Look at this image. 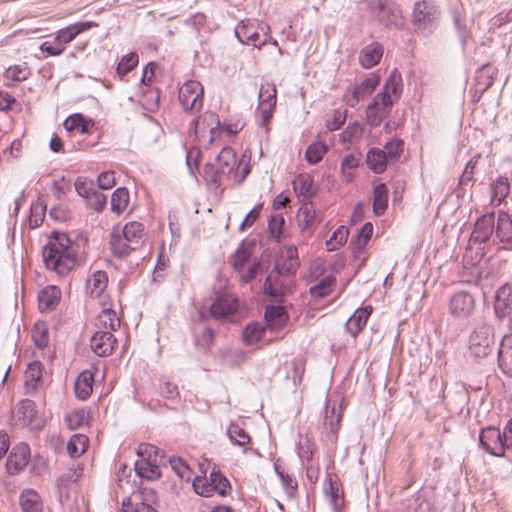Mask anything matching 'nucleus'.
I'll use <instances>...</instances> for the list:
<instances>
[{
	"label": "nucleus",
	"instance_id": "7ed1b4c3",
	"mask_svg": "<svg viewBox=\"0 0 512 512\" xmlns=\"http://www.w3.org/2000/svg\"><path fill=\"white\" fill-rule=\"evenodd\" d=\"M270 27L256 19L242 20L235 28L238 40L247 45L260 48L267 42Z\"/></svg>",
	"mask_w": 512,
	"mask_h": 512
},
{
	"label": "nucleus",
	"instance_id": "13d9d810",
	"mask_svg": "<svg viewBox=\"0 0 512 512\" xmlns=\"http://www.w3.org/2000/svg\"><path fill=\"white\" fill-rule=\"evenodd\" d=\"M297 219L303 229L310 227L316 220L315 208L310 204H304L298 210Z\"/></svg>",
	"mask_w": 512,
	"mask_h": 512
},
{
	"label": "nucleus",
	"instance_id": "09e8293b",
	"mask_svg": "<svg viewBox=\"0 0 512 512\" xmlns=\"http://www.w3.org/2000/svg\"><path fill=\"white\" fill-rule=\"evenodd\" d=\"M251 250L244 244L240 245L235 251L232 257L233 268L238 272L242 273L245 270L247 264L251 262Z\"/></svg>",
	"mask_w": 512,
	"mask_h": 512
},
{
	"label": "nucleus",
	"instance_id": "69168bd1",
	"mask_svg": "<svg viewBox=\"0 0 512 512\" xmlns=\"http://www.w3.org/2000/svg\"><path fill=\"white\" fill-rule=\"evenodd\" d=\"M306 359L304 357L294 358L290 364L291 373H288L287 377L292 378L294 383H299L302 380V376L305 371Z\"/></svg>",
	"mask_w": 512,
	"mask_h": 512
},
{
	"label": "nucleus",
	"instance_id": "0eeeda50",
	"mask_svg": "<svg viewBox=\"0 0 512 512\" xmlns=\"http://www.w3.org/2000/svg\"><path fill=\"white\" fill-rule=\"evenodd\" d=\"M204 89L196 80L186 81L179 89L178 98L186 112H196L203 106Z\"/></svg>",
	"mask_w": 512,
	"mask_h": 512
},
{
	"label": "nucleus",
	"instance_id": "9d476101",
	"mask_svg": "<svg viewBox=\"0 0 512 512\" xmlns=\"http://www.w3.org/2000/svg\"><path fill=\"white\" fill-rule=\"evenodd\" d=\"M15 417L20 425L27 426L32 430L41 429L45 424L43 417L37 412L34 402L28 399L22 400L18 404Z\"/></svg>",
	"mask_w": 512,
	"mask_h": 512
},
{
	"label": "nucleus",
	"instance_id": "0e129e2a",
	"mask_svg": "<svg viewBox=\"0 0 512 512\" xmlns=\"http://www.w3.org/2000/svg\"><path fill=\"white\" fill-rule=\"evenodd\" d=\"M170 464L172 470L177 474V476L180 479L185 480L187 482L191 481L193 473L182 459L172 458L170 460Z\"/></svg>",
	"mask_w": 512,
	"mask_h": 512
},
{
	"label": "nucleus",
	"instance_id": "4468645a",
	"mask_svg": "<svg viewBox=\"0 0 512 512\" xmlns=\"http://www.w3.org/2000/svg\"><path fill=\"white\" fill-rule=\"evenodd\" d=\"M30 459V449L25 443L15 445L6 461L7 472L11 475L18 474L28 464Z\"/></svg>",
	"mask_w": 512,
	"mask_h": 512
},
{
	"label": "nucleus",
	"instance_id": "4c0bfd02",
	"mask_svg": "<svg viewBox=\"0 0 512 512\" xmlns=\"http://www.w3.org/2000/svg\"><path fill=\"white\" fill-rule=\"evenodd\" d=\"M237 164V157L230 147L223 148L217 157L218 170L222 174L230 173Z\"/></svg>",
	"mask_w": 512,
	"mask_h": 512
},
{
	"label": "nucleus",
	"instance_id": "a19ab883",
	"mask_svg": "<svg viewBox=\"0 0 512 512\" xmlns=\"http://www.w3.org/2000/svg\"><path fill=\"white\" fill-rule=\"evenodd\" d=\"M372 234L373 225L370 222L365 223L361 227L356 239L351 242L352 251L355 256L360 254L365 249L366 245L372 237Z\"/></svg>",
	"mask_w": 512,
	"mask_h": 512
},
{
	"label": "nucleus",
	"instance_id": "a18cd8bd",
	"mask_svg": "<svg viewBox=\"0 0 512 512\" xmlns=\"http://www.w3.org/2000/svg\"><path fill=\"white\" fill-rule=\"evenodd\" d=\"M510 192V184L506 177H499L492 186L491 203L500 205Z\"/></svg>",
	"mask_w": 512,
	"mask_h": 512
},
{
	"label": "nucleus",
	"instance_id": "b1692460",
	"mask_svg": "<svg viewBox=\"0 0 512 512\" xmlns=\"http://www.w3.org/2000/svg\"><path fill=\"white\" fill-rule=\"evenodd\" d=\"M98 24L94 21H81L70 24L62 29H60L56 36L60 39L65 45L70 43L77 35L80 33L87 31L91 28L97 27Z\"/></svg>",
	"mask_w": 512,
	"mask_h": 512
},
{
	"label": "nucleus",
	"instance_id": "79ce46f5",
	"mask_svg": "<svg viewBox=\"0 0 512 512\" xmlns=\"http://www.w3.org/2000/svg\"><path fill=\"white\" fill-rule=\"evenodd\" d=\"M349 236V230L346 226L340 225L332 233L329 239L325 242L327 251H336L344 246Z\"/></svg>",
	"mask_w": 512,
	"mask_h": 512
},
{
	"label": "nucleus",
	"instance_id": "6e6d98bb",
	"mask_svg": "<svg viewBox=\"0 0 512 512\" xmlns=\"http://www.w3.org/2000/svg\"><path fill=\"white\" fill-rule=\"evenodd\" d=\"M335 280L331 276L324 277L318 284L310 287V294L314 298H323L328 296L334 288Z\"/></svg>",
	"mask_w": 512,
	"mask_h": 512
},
{
	"label": "nucleus",
	"instance_id": "a878e982",
	"mask_svg": "<svg viewBox=\"0 0 512 512\" xmlns=\"http://www.w3.org/2000/svg\"><path fill=\"white\" fill-rule=\"evenodd\" d=\"M266 327L269 331H276L283 328L288 320L286 312L282 306H271L265 311Z\"/></svg>",
	"mask_w": 512,
	"mask_h": 512
},
{
	"label": "nucleus",
	"instance_id": "bb28decb",
	"mask_svg": "<svg viewBox=\"0 0 512 512\" xmlns=\"http://www.w3.org/2000/svg\"><path fill=\"white\" fill-rule=\"evenodd\" d=\"M392 105H384L379 96L373 99V102L366 109L367 123L373 127L378 126L388 113Z\"/></svg>",
	"mask_w": 512,
	"mask_h": 512
},
{
	"label": "nucleus",
	"instance_id": "774afa93",
	"mask_svg": "<svg viewBox=\"0 0 512 512\" xmlns=\"http://www.w3.org/2000/svg\"><path fill=\"white\" fill-rule=\"evenodd\" d=\"M346 120V111L336 109L334 110L326 120V128L329 131L338 130Z\"/></svg>",
	"mask_w": 512,
	"mask_h": 512
},
{
	"label": "nucleus",
	"instance_id": "393cba45",
	"mask_svg": "<svg viewBox=\"0 0 512 512\" xmlns=\"http://www.w3.org/2000/svg\"><path fill=\"white\" fill-rule=\"evenodd\" d=\"M61 291L54 285H48L40 290L38 294V305L41 311H51L59 303Z\"/></svg>",
	"mask_w": 512,
	"mask_h": 512
},
{
	"label": "nucleus",
	"instance_id": "6e6552de",
	"mask_svg": "<svg viewBox=\"0 0 512 512\" xmlns=\"http://www.w3.org/2000/svg\"><path fill=\"white\" fill-rule=\"evenodd\" d=\"M276 95L277 89L274 83L264 82L261 84L258 93L257 112L263 125H266L272 118V113L277 101Z\"/></svg>",
	"mask_w": 512,
	"mask_h": 512
},
{
	"label": "nucleus",
	"instance_id": "aec40b11",
	"mask_svg": "<svg viewBox=\"0 0 512 512\" xmlns=\"http://www.w3.org/2000/svg\"><path fill=\"white\" fill-rule=\"evenodd\" d=\"M102 310L96 318V326L99 330L115 331L120 327V318L116 312L108 307L107 301L100 302Z\"/></svg>",
	"mask_w": 512,
	"mask_h": 512
},
{
	"label": "nucleus",
	"instance_id": "680f3d73",
	"mask_svg": "<svg viewBox=\"0 0 512 512\" xmlns=\"http://www.w3.org/2000/svg\"><path fill=\"white\" fill-rule=\"evenodd\" d=\"M404 143L400 139H392L391 141L387 142L384 146V153L387 156V160L389 162H394L399 159L403 152Z\"/></svg>",
	"mask_w": 512,
	"mask_h": 512
},
{
	"label": "nucleus",
	"instance_id": "ddd939ff",
	"mask_svg": "<svg viewBox=\"0 0 512 512\" xmlns=\"http://www.w3.org/2000/svg\"><path fill=\"white\" fill-rule=\"evenodd\" d=\"M239 307L238 299L228 293L224 292L215 298L210 306V314L214 318L222 319L233 315Z\"/></svg>",
	"mask_w": 512,
	"mask_h": 512
},
{
	"label": "nucleus",
	"instance_id": "c756f323",
	"mask_svg": "<svg viewBox=\"0 0 512 512\" xmlns=\"http://www.w3.org/2000/svg\"><path fill=\"white\" fill-rule=\"evenodd\" d=\"M160 462L161 461H156L155 459L152 461L137 459L135 461V471L141 478H145L147 480L158 479L161 475L159 467Z\"/></svg>",
	"mask_w": 512,
	"mask_h": 512
},
{
	"label": "nucleus",
	"instance_id": "e2e57ef3",
	"mask_svg": "<svg viewBox=\"0 0 512 512\" xmlns=\"http://www.w3.org/2000/svg\"><path fill=\"white\" fill-rule=\"evenodd\" d=\"M138 459L161 461L162 455L156 446L152 444H140L137 449Z\"/></svg>",
	"mask_w": 512,
	"mask_h": 512
},
{
	"label": "nucleus",
	"instance_id": "37998d69",
	"mask_svg": "<svg viewBox=\"0 0 512 512\" xmlns=\"http://www.w3.org/2000/svg\"><path fill=\"white\" fill-rule=\"evenodd\" d=\"M91 126V122L81 114H73L64 121V127L67 131H76L80 134L88 133Z\"/></svg>",
	"mask_w": 512,
	"mask_h": 512
},
{
	"label": "nucleus",
	"instance_id": "6ab92c4d",
	"mask_svg": "<svg viewBox=\"0 0 512 512\" xmlns=\"http://www.w3.org/2000/svg\"><path fill=\"white\" fill-rule=\"evenodd\" d=\"M494 310L498 318H503L512 311V286L502 285L497 289L494 299Z\"/></svg>",
	"mask_w": 512,
	"mask_h": 512
},
{
	"label": "nucleus",
	"instance_id": "dca6fc26",
	"mask_svg": "<svg viewBox=\"0 0 512 512\" xmlns=\"http://www.w3.org/2000/svg\"><path fill=\"white\" fill-rule=\"evenodd\" d=\"M290 275L277 274L274 269L266 278L264 292L273 298L283 296L289 289Z\"/></svg>",
	"mask_w": 512,
	"mask_h": 512
},
{
	"label": "nucleus",
	"instance_id": "052dcab7",
	"mask_svg": "<svg viewBox=\"0 0 512 512\" xmlns=\"http://www.w3.org/2000/svg\"><path fill=\"white\" fill-rule=\"evenodd\" d=\"M138 55L135 52H130L125 54L117 66V73L120 76H124L130 71H132L138 64Z\"/></svg>",
	"mask_w": 512,
	"mask_h": 512
},
{
	"label": "nucleus",
	"instance_id": "4d7b16f0",
	"mask_svg": "<svg viewBox=\"0 0 512 512\" xmlns=\"http://www.w3.org/2000/svg\"><path fill=\"white\" fill-rule=\"evenodd\" d=\"M141 503L138 507V512H157L153 507L156 503V493L151 488H142L140 491Z\"/></svg>",
	"mask_w": 512,
	"mask_h": 512
},
{
	"label": "nucleus",
	"instance_id": "9b49d317",
	"mask_svg": "<svg viewBox=\"0 0 512 512\" xmlns=\"http://www.w3.org/2000/svg\"><path fill=\"white\" fill-rule=\"evenodd\" d=\"M479 441L483 449L493 456H503L507 450L502 437V432L495 427L482 429Z\"/></svg>",
	"mask_w": 512,
	"mask_h": 512
},
{
	"label": "nucleus",
	"instance_id": "5fc2aeb1",
	"mask_svg": "<svg viewBox=\"0 0 512 512\" xmlns=\"http://www.w3.org/2000/svg\"><path fill=\"white\" fill-rule=\"evenodd\" d=\"M32 340L38 348H44L49 342L48 327L45 322L38 321L31 331Z\"/></svg>",
	"mask_w": 512,
	"mask_h": 512
},
{
	"label": "nucleus",
	"instance_id": "c03bdc74",
	"mask_svg": "<svg viewBox=\"0 0 512 512\" xmlns=\"http://www.w3.org/2000/svg\"><path fill=\"white\" fill-rule=\"evenodd\" d=\"M129 198L126 188H117L111 196V210L117 215L122 214L128 208Z\"/></svg>",
	"mask_w": 512,
	"mask_h": 512
},
{
	"label": "nucleus",
	"instance_id": "423d86ee",
	"mask_svg": "<svg viewBox=\"0 0 512 512\" xmlns=\"http://www.w3.org/2000/svg\"><path fill=\"white\" fill-rule=\"evenodd\" d=\"M439 11L437 6L429 1H419L414 5L412 22L422 33H431L437 25Z\"/></svg>",
	"mask_w": 512,
	"mask_h": 512
},
{
	"label": "nucleus",
	"instance_id": "3c124183",
	"mask_svg": "<svg viewBox=\"0 0 512 512\" xmlns=\"http://www.w3.org/2000/svg\"><path fill=\"white\" fill-rule=\"evenodd\" d=\"M328 147L321 141L311 143L305 151V159L309 164H316L327 153Z\"/></svg>",
	"mask_w": 512,
	"mask_h": 512
},
{
	"label": "nucleus",
	"instance_id": "7c9ffc66",
	"mask_svg": "<svg viewBox=\"0 0 512 512\" xmlns=\"http://www.w3.org/2000/svg\"><path fill=\"white\" fill-rule=\"evenodd\" d=\"M20 507L23 512H42L43 505L39 494L33 489H25L20 495Z\"/></svg>",
	"mask_w": 512,
	"mask_h": 512
},
{
	"label": "nucleus",
	"instance_id": "ea45409f",
	"mask_svg": "<svg viewBox=\"0 0 512 512\" xmlns=\"http://www.w3.org/2000/svg\"><path fill=\"white\" fill-rule=\"evenodd\" d=\"M388 203V189L384 183H379L373 190V211L376 215H382Z\"/></svg>",
	"mask_w": 512,
	"mask_h": 512
},
{
	"label": "nucleus",
	"instance_id": "864d4df0",
	"mask_svg": "<svg viewBox=\"0 0 512 512\" xmlns=\"http://www.w3.org/2000/svg\"><path fill=\"white\" fill-rule=\"evenodd\" d=\"M42 363L40 361L30 362L25 371V385L34 389L42 378Z\"/></svg>",
	"mask_w": 512,
	"mask_h": 512
},
{
	"label": "nucleus",
	"instance_id": "a211bd4d",
	"mask_svg": "<svg viewBox=\"0 0 512 512\" xmlns=\"http://www.w3.org/2000/svg\"><path fill=\"white\" fill-rule=\"evenodd\" d=\"M401 92V76L396 71H393L389 78L386 80L381 93L377 96L384 105H393L398 100Z\"/></svg>",
	"mask_w": 512,
	"mask_h": 512
},
{
	"label": "nucleus",
	"instance_id": "58836bf2",
	"mask_svg": "<svg viewBox=\"0 0 512 512\" xmlns=\"http://www.w3.org/2000/svg\"><path fill=\"white\" fill-rule=\"evenodd\" d=\"M380 77L378 75H371L362 81L357 87L354 88L352 96L358 102L361 99L369 96L379 85Z\"/></svg>",
	"mask_w": 512,
	"mask_h": 512
},
{
	"label": "nucleus",
	"instance_id": "c9c22d12",
	"mask_svg": "<svg viewBox=\"0 0 512 512\" xmlns=\"http://www.w3.org/2000/svg\"><path fill=\"white\" fill-rule=\"evenodd\" d=\"M496 234L502 243H512V215L506 212L498 214Z\"/></svg>",
	"mask_w": 512,
	"mask_h": 512
},
{
	"label": "nucleus",
	"instance_id": "f704fd0d",
	"mask_svg": "<svg viewBox=\"0 0 512 512\" xmlns=\"http://www.w3.org/2000/svg\"><path fill=\"white\" fill-rule=\"evenodd\" d=\"M365 2L379 21L383 22L385 25H390L394 22L391 19L393 13L388 7V0H365Z\"/></svg>",
	"mask_w": 512,
	"mask_h": 512
},
{
	"label": "nucleus",
	"instance_id": "bf43d9fd",
	"mask_svg": "<svg viewBox=\"0 0 512 512\" xmlns=\"http://www.w3.org/2000/svg\"><path fill=\"white\" fill-rule=\"evenodd\" d=\"M88 422V413L84 409L71 411L66 416V423L71 430L78 429Z\"/></svg>",
	"mask_w": 512,
	"mask_h": 512
},
{
	"label": "nucleus",
	"instance_id": "f03ea898",
	"mask_svg": "<svg viewBox=\"0 0 512 512\" xmlns=\"http://www.w3.org/2000/svg\"><path fill=\"white\" fill-rule=\"evenodd\" d=\"M143 237V225L137 221L128 222L123 227L113 228L110 246L115 255L124 256L138 248L143 242Z\"/></svg>",
	"mask_w": 512,
	"mask_h": 512
},
{
	"label": "nucleus",
	"instance_id": "412c9836",
	"mask_svg": "<svg viewBox=\"0 0 512 512\" xmlns=\"http://www.w3.org/2000/svg\"><path fill=\"white\" fill-rule=\"evenodd\" d=\"M324 498L334 512H339L344 505L343 491L337 482L327 479L324 482Z\"/></svg>",
	"mask_w": 512,
	"mask_h": 512
},
{
	"label": "nucleus",
	"instance_id": "20e7f679",
	"mask_svg": "<svg viewBox=\"0 0 512 512\" xmlns=\"http://www.w3.org/2000/svg\"><path fill=\"white\" fill-rule=\"evenodd\" d=\"M494 346V332L489 324H478L469 336V350L477 358L489 355Z\"/></svg>",
	"mask_w": 512,
	"mask_h": 512
},
{
	"label": "nucleus",
	"instance_id": "f257e3e1",
	"mask_svg": "<svg viewBox=\"0 0 512 512\" xmlns=\"http://www.w3.org/2000/svg\"><path fill=\"white\" fill-rule=\"evenodd\" d=\"M45 266L58 275L68 274L76 265L77 249L63 232H52L42 250Z\"/></svg>",
	"mask_w": 512,
	"mask_h": 512
},
{
	"label": "nucleus",
	"instance_id": "72a5a7b5",
	"mask_svg": "<svg viewBox=\"0 0 512 512\" xmlns=\"http://www.w3.org/2000/svg\"><path fill=\"white\" fill-rule=\"evenodd\" d=\"M366 163L374 173L380 174L386 169L389 161L382 149L371 148L367 152Z\"/></svg>",
	"mask_w": 512,
	"mask_h": 512
},
{
	"label": "nucleus",
	"instance_id": "f8f14e48",
	"mask_svg": "<svg viewBox=\"0 0 512 512\" xmlns=\"http://www.w3.org/2000/svg\"><path fill=\"white\" fill-rule=\"evenodd\" d=\"M300 266L298 250L295 245H287L283 247L277 257L275 270L277 274L293 275Z\"/></svg>",
	"mask_w": 512,
	"mask_h": 512
},
{
	"label": "nucleus",
	"instance_id": "2eb2a0df",
	"mask_svg": "<svg viewBox=\"0 0 512 512\" xmlns=\"http://www.w3.org/2000/svg\"><path fill=\"white\" fill-rule=\"evenodd\" d=\"M108 286V275L105 271H94L86 280V291L93 299H98L99 303L107 300L106 289Z\"/></svg>",
	"mask_w": 512,
	"mask_h": 512
},
{
	"label": "nucleus",
	"instance_id": "8fccbe9b",
	"mask_svg": "<svg viewBox=\"0 0 512 512\" xmlns=\"http://www.w3.org/2000/svg\"><path fill=\"white\" fill-rule=\"evenodd\" d=\"M360 158L355 154H347L341 161V175L344 180L350 182L353 180Z\"/></svg>",
	"mask_w": 512,
	"mask_h": 512
},
{
	"label": "nucleus",
	"instance_id": "de8ad7c7",
	"mask_svg": "<svg viewBox=\"0 0 512 512\" xmlns=\"http://www.w3.org/2000/svg\"><path fill=\"white\" fill-rule=\"evenodd\" d=\"M209 480V486L212 488V495L216 493L220 496H225L231 490L229 481L218 471L212 470L210 472Z\"/></svg>",
	"mask_w": 512,
	"mask_h": 512
},
{
	"label": "nucleus",
	"instance_id": "2f4dec72",
	"mask_svg": "<svg viewBox=\"0 0 512 512\" xmlns=\"http://www.w3.org/2000/svg\"><path fill=\"white\" fill-rule=\"evenodd\" d=\"M93 374L91 371L85 370L81 372L74 385L75 395L81 400H85L93 390Z\"/></svg>",
	"mask_w": 512,
	"mask_h": 512
},
{
	"label": "nucleus",
	"instance_id": "473e14b6",
	"mask_svg": "<svg viewBox=\"0 0 512 512\" xmlns=\"http://www.w3.org/2000/svg\"><path fill=\"white\" fill-rule=\"evenodd\" d=\"M269 331L267 327L259 323L248 324L243 331V341L246 345H257L266 342L265 334ZM270 341L269 339L267 342Z\"/></svg>",
	"mask_w": 512,
	"mask_h": 512
},
{
	"label": "nucleus",
	"instance_id": "1a4fd4ad",
	"mask_svg": "<svg viewBox=\"0 0 512 512\" xmlns=\"http://www.w3.org/2000/svg\"><path fill=\"white\" fill-rule=\"evenodd\" d=\"M476 300L474 296L468 292L455 293L449 302V312L456 319H467L475 311Z\"/></svg>",
	"mask_w": 512,
	"mask_h": 512
},
{
	"label": "nucleus",
	"instance_id": "f3484780",
	"mask_svg": "<svg viewBox=\"0 0 512 512\" xmlns=\"http://www.w3.org/2000/svg\"><path fill=\"white\" fill-rule=\"evenodd\" d=\"M116 343V339L113 337L110 331L97 330L90 339L91 349L98 356L109 355Z\"/></svg>",
	"mask_w": 512,
	"mask_h": 512
},
{
	"label": "nucleus",
	"instance_id": "603ef678",
	"mask_svg": "<svg viewBox=\"0 0 512 512\" xmlns=\"http://www.w3.org/2000/svg\"><path fill=\"white\" fill-rule=\"evenodd\" d=\"M228 437L234 445H238L243 451H246L250 437L242 427L232 423L228 428Z\"/></svg>",
	"mask_w": 512,
	"mask_h": 512
},
{
	"label": "nucleus",
	"instance_id": "5701e85b",
	"mask_svg": "<svg viewBox=\"0 0 512 512\" xmlns=\"http://www.w3.org/2000/svg\"><path fill=\"white\" fill-rule=\"evenodd\" d=\"M383 56V47L376 42L365 46L359 53V63L365 69L377 65Z\"/></svg>",
	"mask_w": 512,
	"mask_h": 512
},
{
	"label": "nucleus",
	"instance_id": "c85d7f7f",
	"mask_svg": "<svg viewBox=\"0 0 512 512\" xmlns=\"http://www.w3.org/2000/svg\"><path fill=\"white\" fill-rule=\"evenodd\" d=\"M494 229V214H486L479 218L472 232V237L479 242L489 239Z\"/></svg>",
	"mask_w": 512,
	"mask_h": 512
},
{
	"label": "nucleus",
	"instance_id": "49530a36",
	"mask_svg": "<svg viewBox=\"0 0 512 512\" xmlns=\"http://www.w3.org/2000/svg\"><path fill=\"white\" fill-rule=\"evenodd\" d=\"M88 437L84 434L73 435L67 443V452L73 458L80 457L88 447Z\"/></svg>",
	"mask_w": 512,
	"mask_h": 512
},
{
	"label": "nucleus",
	"instance_id": "e433bc0d",
	"mask_svg": "<svg viewBox=\"0 0 512 512\" xmlns=\"http://www.w3.org/2000/svg\"><path fill=\"white\" fill-rule=\"evenodd\" d=\"M29 74L30 70L26 63L15 64L6 69L4 79L8 86H12L16 82L26 80Z\"/></svg>",
	"mask_w": 512,
	"mask_h": 512
},
{
	"label": "nucleus",
	"instance_id": "39448f33",
	"mask_svg": "<svg viewBox=\"0 0 512 512\" xmlns=\"http://www.w3.org/2000/svg\"><path fill=\"white\" fill-rule=\"evenodd\" d=\"M220 120L214 112L206 111L190 124V133L198 140L212 144L219 135Z\"/></svg>",
	"mask_w": 512,
	"mask_h": 512
},
{
	"label": "nucleus",
	"instance_id": "cd10ccee",
	"mask_svg": "<svg viewBox=\"0 0 512 512\" xmlns=\"http://www.w3.org/2000/svg\"><path fill=\"white\" fill-rule=\"evenodd\" d=\"M371 312H372L371 306H367L365 308H358L354 311L352 316L347 320V322H346L347 330L350 332V334L353 337H356L357 334L364 328Z\"/></svg>",
	"mask_w": 512,
	"mask_h": 512
},
{
	"label": "nucleus",
	"instance_id": "338daca9",
	"mask_svg": "<svg viewBox=\"0 0 512 512\" xmlns=\"http://www.w3.org/2000/svg\"><path fill=\"white\" fill-rule=\"evenodd\" d=\"M363 128L360 123L354 122L349 124L346 129L341 133V139L343 142L352 143L362 136Z\"/></svg>",
	"mask_w": 512,
	"mask_h": 512
},
{
	"label": "nucleus",
	"instance_id": "4be33fe9",
	"mask_svg": "<svg viewBox=\"0 0 512 512\" xmlns=\"http://www.w3.org/2000/svg\"><path fill=\"white\" fill-rule=\"evenodd\" d=\"M498 365L504 374L512 376V334L505 335L500 342Z\"/></svg>",
	"mask_w": 512,
	"mask_h": 512
}]
</instances>
